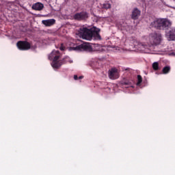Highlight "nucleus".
Returning <instances> with one entry per match:
<instances>
[{"instance_id":"1","label":"nucleus","mask_w":175,"mask_h":175,"mask_svg":"<svg viewBox=\"0 0 175 175\" xmlns=\"http://www.w3.org/2000/svg\"><path fill=\"white\" fill-rule=\"evenodd\" d=\"M100 29L93 27L92 29H87L85 27L81 28L79 29V35L81 36L82 39H85V40H102V37L100 34Z\"/></svg>"},{"instance_id":"2","label":"nucleus","mask_w":175,"mask_h":175,"mask_svg":"<svg viewBox=\"0 0 175 175\" xmlns=\"http://www.w3.org/2000/svg\"><path fill=\"white\" fill-rule=\"evenodd\" d=\"M49 59H53L51 64L53 68L55 69H59L61 68L62 65L66 64V62H69V57H66L62 60L59 59V51H53L49 56Z\"/></svg>"},{"instance_id":"3","label":"nucleus","mask_w":175,"mask_h":175,"mask_svg":"<svg viewBox=\"0 0 175 175\" xmlns=\"http://www.w3.org/2000/svg\"><path fill=\"white\" fill-rule=\"evenodd\" d=\"M150 27L160 31H167L172 27V22L167 18H157L151 23Z\"/></svg>"},{"instance_id":"4","label":"nucleus","mask_w":175,"mask_h":175,"mask_svg":"<svg viewBox=\"0 0 175 175\" xmlns=\"http://www.w3.org/2000/svg\"><path fill=\"white\" fill-rule=\"evenodd\" d=\"M162 42V34L159 33H152L149 35L148 38V43L151 46H157V44H161Z\"/></svg>"},{"instance_id":"5","label":"nucleus","mask_w":175,"mask_h":175,"mask_svg":"<svg viewBox=\"0 0 175 175\" xmlns=\"http://www.w3.org/2000/svg\"><path fill=\"white\" fill-rule=\"evenodd\" d=\"M74 20L77 21H85L88 18V12L85 11H82L81 12H77L73 16Z\"/></svg>"},{"instance_id":"6","label":"nucleus","mask_w":175,"mask_h":175,"mask_svg":"<svg viewBox=\"0 0 175 175\" xmlns=\"http://www.w3.org/2000/svg\"><path fill=\"white\" fill-rule=\"evenodd\" d=\"M16 46L18 50L22 51H26L27 50H29V49H31V44L28 42V41H18L16 43Z\"/></svg>"},{"instance_id":"7","label":"nucleus","mask_w":175,"mask_h":175,"mask_svg":"<svg viewBox=\"0 0 175 175\" xmlns=\"http://www.w3.org/2000/svg\"><path fill=\"white\" fill-rule=\"evenodd\" d=\"M73 50H85V51H91L92 50V46L90 43H83L77 46L76 48L72 47Z\"/></svg>"},{"instance_id":"8","label":"nucleus","mask_w":175,"mask_h":175,"mask_svg":"<svg viewBox=\"0 0 175 175\" xmlns=\"http://www.w3.org/2000/svg\"><path fill=\"white\" fill-rule=\"evenodd\" d=\"M109 77L111 80H117V79L120 77V75H118V70H117V68H111L109 71Z\"/></svg>"},{"instance_id":"9","label":"nucleus","mask_w":175,"mask_h":175,"mask_svg":"<svg viewBox=\"0 0 175 175\" xmlns=\"http://www.w3.org/2000/svg\"><path fill=\"white\" fill-rule=\"evenodd\" d=\"M166 36L169 40H175V29H170L169 31H166Z\"/></svg>"},{"instance_id":"10","label":"nucleus","mask_w":175,"mask_h":175,"mask_svg":"<svg viewBox=\"0 0 175 175\" xmlns=\"http://www.w3.org/2000/svg\"><path fill=\"white\" fill-rule=\"evenodd\" d=\"M140 10H139V9L137 8H135L133 10L132 14H131V18L133 20H137V18H139V17H140Z\"/></svg>"},{"instance_id":"11","label":"nucleus","mask_w":175,"mask_h":175,"mask_svg":"<svg viewBox=\"0 0 175 175\" xmlns=\"http://www.w3.org/2000/svg\"><path fill=\"white\" fill-rule=\"evenodd\" d=\"M43 8H44V5L42 3H36L32 5L33 10H43Z\"/></svg>"},{"instance_id":"12","label":"nucleus","mask_w":175,"mask_h":175,"mask_svg":"<svg viewBox=\"0 0 175 175\" xmlns=\"http://www.w3.org/2000/svg\"><path fill=\"white\" fill-rule=\"evenodd\" d=\"M42 24L46 27H51V25H54L55 24V19H48L42 21Z\"/></svg>"},{"instance_id":"13","label":"nucleus","mask_w":175,"mask_h":175,"mask_svg":"<svg viewBox=\"0 0 175 175\" xmlns=\"http://www.w3.org/2000/svg\"><path fill=\"white\" fill-rule=\"evenodd\" d=\"M152 68L153 70H159V63H158V62H154L152 65Z\"/></svg>"},{"instance_id":"14","label":"nucleus","mask_w":175,"mask_h":175,"mask_svg":"<svg viewBox=\"0 0 175 175\" xmlns=\"http://www.w3.org/2000/svg\"><path fill=\"white\" fill-rule=\"evenodd\" d=\"M162 72H163V75H167V73H169V72H170V66H165L163 68Z\"/></svg>"},{"instance_id":"15","label":"nucleus","mask_w":175,"mask_h":175,"mask_svg":"<svg viewBox=\"0 0 175 175\" xmlns=\"http://www.w3.org/2000/svg\"><path fill=\"white\" fill-rule=\"evenodd\" d=\"M142 82H143V78L142 77V75H137V85H140V84H142Z\"/></svg>"},{"instance_id":"16","label":"nucleus","mask_w":175,"mask_h":175,"mask_svg":"<svg viewBox=\"0 0 175 175\" xmlns=\"http://www.w3.org/2000/svg\"><path fill=\"white\" fill-rule=\"evenodd\" d=\"M131 84L132 83L129 81L122 82V85H131Z\"/></svg>"},{"instance_id":"17","label":"nucleus","mask_w":175,"mask_h":175,"mask_svg":"<svg viewBox=\"0 0 175 175\" xmlns=\"http://www.w3.org/2000/svg\"><path fill=\"white\" fill-rule=\"evenodd\" d=\"M104 8H105V9H110V8H111V5L109 3L104 4Z\"/></svg>"},{"instance_id":"18","label":"nucleus","mask_w":175,"mask_h":175,"mask_svg":"<svg viewBox=\"0 0 175 175\" xmlns=\"http://www.w3.org/2000/svg\"><path fill=\"white\" fill-rule=\"evenodd\" d=\"M94 65H95L96 69H99L100 65H99V63H98V62H96L94 63Z\"/></svg>"},{"instance_id":"19","label":"nucleus","mask_w":175,"mask_h":175,"mask_svg":"<svg viewBox=\"0 0 175 175\" xmlns=\"http://www.w3.org/2000/svg\"><path fill=\"white\" fill-rule=\"evenodd\" d=\"M59 49L62 51H64V50H65V48L64 47V44H62L60 47H59Z\"/></svg>"},{"instance_id":"20","label":"nucleus","mask_w":175,"mask_h":175,"mask_svg":"<svg viewBox=\"0 0 175 175\" xmlns=\"http://www.w3.org/2000/svg\"><path fill=\"white\" fill-rule=\"evenodd\" d=\"M74 80H79V77H77V75H74Z\"/></svg>"},{"instance_id":"21","label":"nucleus","mask_w":175,"mask_h":175,"mask_svg":"<svg viewBox=\"0 0 175 175\" xmlns=\"http://www.w3.org/2000/svg\"><path fill=\"white\" fill-rule=\"evenodd\" d=\"M78 79H79V80H81V79H84V77H83V76H80Z\"/></svg>"},{"instance_id":"22","label":"nucleus","mask_w":175,"mask_h":175,"mask_svg":"<svg viewBox=\"0 0 175 175\" xmlns=\"http://www.w3.org/2000/svg\"><path fill=\"white\" fill-rule=\"evenodd\" d=\"M125 70H129V68H126Z\"/></svg>"}]
</instances>
